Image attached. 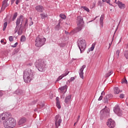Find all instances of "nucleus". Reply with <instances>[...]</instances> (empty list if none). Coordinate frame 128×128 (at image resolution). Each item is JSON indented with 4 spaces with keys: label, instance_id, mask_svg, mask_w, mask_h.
<instances>
[{
    "label": "nucleus",
    "instance_id": "f257e3e1",
    "mask_svg": "<svg viewBox=\"0 0 128 128\" xmlns=\"http://www.w3.org/2000/svg\"><path fill=\"white\" fill-rule=\"evenodd\" d=\"M12 114L10 112H6L4 114V116L2 117V120H6L4 122V128H13L16 126V120L11 118Z\"/></svg>",
    "mask_w": 128,
    "mask_h": 128
},
{
    "label": "nucleus",
    "instance_id": "f03ea898",
    "mask_svg": "<svg viewBox=\"0 0 128 128\" xmlns=\"http://www.w3.org/2000/svg\"><path fill=\"white\" fill-rule=\"evenodd\" d=\"M23 78L24 82L28 84L34 80V71L32 69H27L24 72Z\"/></svg>",
    "mask_w": 128,
    "mask_h": 128
},
{
    "label": "nucleus",
    "instance_id": "7ed1b4c3",
    "mask_svg": "<svg viewBox=\"0 0 128 128\" xmlns=\"http://www.w3.org/2000/svg\"><path fill=\"white\" fill-rule=\"evenodd\" d=\"M84 18L81 16H77V24L78 26L75 28V32H78L82 30L84 27Z\"/></svg>",
    "mask_w": 128,
    "mask_h": 128
},
{
    "label": "nucleus",
    "instance_id": "20e7f679",
    "mask_svg": "<svg viewBox=\"0 0 128 128\" xmlns=\"http://www.w3.org/2000/svg\"><path fill=\"white\" fill-rule=\"evenodd\" d=\"M35 66L39 72H44V68L46 66L44 61L42 59L37 60L35 62Z\"/></svg>",
    "mask_w": 128,
    "mask_h": 128
},
{
    "label": "nucleus",
    "instance_id": "39448f33",
    "mask_svg": "<svg viewBox=\"0 0 128 128\" xmlns=\"http://www.w3.org/2000/svg\"><path fill=\"white\" fill-rule=\"evenodd\" d=\"M77 44L80 52H84V50H86V40L82 38H80L77 41Z\"/></svg>",
    "mask_w": 128,
    "mask_h": 128
},
{
    "label": "nucleus",
    "instance_id": "423d86ee",
    "mask_svg": "<svg viewBox=\"0 0 128 128\" xmlns=\"http://www.w3.org/2000/svg\"><path fill=\"white\" fill-rule=\"evenodd\" d=\"M110 118V108L106 106L100 112V120H104V118Z\"/></svg>",
    "mask_w": 128,
    "mask_h": 128
},
{
    "label": "nucleus",
    "instance_id": "0eeeda50",
    "mask_svg": "<svg viewBox=\"0 0 128 128\" xmlns=\"http://www.w3.org/2000/svg\"><path fill=\"white\" fill-rule=\"evenodd\" d=\"M46 38H41L38 36L36 37L35 40L36 46H37V48H40V46H44V44L46 43Z\"/></svg>",
    "mask_w": 128,
    "mask_h": 128
},
{
    "label": "nucleus",
    "instance_id": "6e6552de",
    "mask_svg": "<svg viewBox=\"0 0 128 128\" xmlns=\"http://www.w3.org/2000/svg\"><path fill=\"white\" fill-rule=\"evenodd\" d=\"M62 122V117L58 114L56 115L54 118L55 128H58V126H60Z\"/></svg>",
    "mask_w": 128,
    "mask_h": 128
},
{
    "label": "nucleus",
    "instance_id": "1a4fd4ad",
    "mask_svg": "<svg viewBox=\"0 0 128 128\" xmlns=\"http://www.w3.org/2000/svg\"><path fill=\"white\" fill-rule=\"evenodd\" d=\"M114 112L118 116H122V111L120 110V106H114Z\"/></svg>",
    "mask_w": 128,
    "mask_h": 128
},
{
    "label": "nucleus",
    "instance_id": "9d476101",
    "mask_svg": "<svg viewBox=\"0 0 128 128\" xmlns=\"http://www.w3.org/2000/svg\"><path fill=\"white\" fill-rule=\"evenodd\" d=\"M107 126L108 128H114L116 126V122L113 120L112 119L110 118L108 120V122H107Z\"/></svg>",
    "mask_w": 128,
    "mask_h": 128
},
{
    "label": "nucleus",
    "instance_id": "9b49d317",
    "mask_svg": "<svg viewBox=\"0 0 128 128\" xmlns=\"http://www.w3.org/2000/svg\"><path fill=\"white\" fill-rule=\"evenodd\" d=\"M35 10H36V12H44V8L42 6L38 5L35 7Z\"/></svg>",
    "mask_w": 128,
    "mask_h": 128
},
{
    "label": "nucleus",
    "instance_id": "f8f14e48",
    "mask_svg": "<svg viewBox=\"0 0 128 128\" xmlns=\"http://www.w3.org/2000/svg\"><path fill=\"white\" fill-rule=\"evenodd\" d=\"M86 65H83L82 67L80 70L79 74L81 78L84 80V70L86 68Z\"/></svg>",
    "mask_w": 128,
    "mask_h": 128
},
{
    "label": "nucleus",
    "instance_id": "ddd939ff",
    "mask_svg": "<svg viewBox=\"0 0 128 128\" xmlns=\"http://www.w3.org/2000/svg\"><path fill=\"white\" fill-rule=\"evenodd\" d=\"M22 18H24V16L20 15L19 16V18L16 19V28H18V25L20 24V22H22Z\"/></svg>",
    "mask_w": 128,
    "mask_h": 128
},
{
    "label": "nucleus",
    "instance_id": "4468645a",
    "mask_svg": "<svg viewBox=\"0 0 128 128\" xmlns=\"http://www.w3.org/2000/svg\"><path fill=\"white\" fill-rule=\"evenodd\" d=\"M116 4H118V8H120V10H124V8H126V4H122V2L118 1Z\"/></svg>",
    "mask_w": 128,
    "mask_h": 128
},
{
    "label": "nucleus",
    "instance_id": "2eb2a0df",
    "mask_svg": "<svg viewBox=\"0 0 128 128\" xmlns=\"http://www.w3.org/2000/svg\"><path fill=\"white\" fill-rule=\"evenodd\" d=\"M8 0H4L2 2V8H3V10H4L7 6H8L9 4H8Z\"/></svg>",
    "mask_w": 128,
    "mask_h": 128
},
{
    "label": "nucleus",
    "instance_id": "dca6fc26",
    "mask_svg": "<svg viewBox=\"0 0 128 128\" xmlns=\"http://www.w3.org/2000/svg\"><path fill=\"white\" fill-rule=\"evenodd\" d=\"M28 19H26V20L25 21V24H24V26H22V22L21 24H20V28H28Z\"/></svg>",
    "mask_w": 128,
    "mask_h": 128
},
{
    "label": "nucleus",
    "instance_id": "f3484780",
    "mask_svg": "<svg viewBox=\"0 0 128 128\" xmlns=\"http://www.w3.org/2000/svg\"><path fill=\"white\" fill-rule=\"evenodd\" d=\"M26 122V118H22L20 120H19L18 125L22 126V124H24Z\"/></svg>",
    "mask_w": 128,
    "mask_h": 128
},
{
    "label": "nucleus",
    "instance_id": "a211bd4d",
    "mask_svg": "<svg viewBox=\"0 0 128 128\" xmlns=\"http://www.w3.org/2000/svg\"><path fill=\"white\" fill-rule=\"evenodd\" d=\"M72 98V95H69L65 98L64 102L65 104H68L70 102Z\"/></svg>",
    "mask_w": 128,
    "mask_h": 128
},
{
    "label": "nucleus",
    "instance_id": "6ab92c4d",
    "mask_svg": "<svg viewBox=\"0 0 128 128\" xmlns=\"http://www.w3.org/2000/svg\"><path fill=\"white\" fill-rule=\"evenodd\" d=\"M114 94H118L120 92V88L118 87H114Z\"/></svg>",
    "mask_w": 128,
    "mask_h": 128
},
{
    "label": "nucleus",
    "instance_id": "aec40b11",
    "mask_svg": "<svg viewBox=\"0 0 128 128\" xmlns=\"http://www.w3.org/2000/svg\"><path fill=\"white\" fill-rule=\"evenodd\" d=\"M23 92L22 90L20 89L16 90L14 92V94H18V96H20V94H22Z\"/></svg>",
    "mask_w": 128,
    "mask_h": 128
},
{
    "label": "nucleus",
    "instance_id": "412c9836",
    "mask_svg": "<svg viewBox=\"0 0 128 128\" xmlns=\"http://www.w3.org/2000/svg\"><path fill=\"white\" fill-rule=\"evenodd\" d=\"M62 28H60V22L59 21L58 24L55 26V30H60Z\"/></svg>",
    "mask_w": 128,
    "mask_h": 128
},
{
    "label": "nucleus",
    "instance_id": "4be33fe9",
    "mask_svg": "<svg viewBox=\"0 0 128 128\" xmlns=\"http://www.w3.org/2000/svg\"><path fill=\"white\" fill-rule=\"evenodd\" d=\"M100 24L102 26H102H104V15H102L101 17L100 18Z\"/></svg>",
    "mask_w": 128,
    "mask_h": 128
},
{
    "label": "nucleus",
    "instance_id": "5701e85b",
    "mask_svg": "<svg viewBox=\"0 0 128 128\" xmlns=\"http://www.w3.org/2000/svg\"><path fill=\"white\" fill-rule=\"evenodd\" d=\"M113 72H112V70L108 71V72L106 74L105 78H108V76L112 74Z\"/></svg>",
    "mask_w": 128,
    "mask_h": 128
},
{
    "label": "nucleus",
    "instance_id": "b1692460",
    "mask_svg": "<svg viewBox=\"0 0 128 128\" xmlns=\"http://www.w3.org/2000/svg\"><path fill=\"white\" fill-rule=\"evenodd\" d=\"M59 90L61 92H64V90H68V86L65 85L64 86H62L59 88Z\"/></svg>",
    "mask_w": 128,
    "mask_h": 128
},
{
    "label": "nucleus",
    "instance_id": "393cba45",
    "mask_svg": "<svg viewBox=\"0 0 128 128\" xmlns=\"http://www.w3.org/2000/svg\"><path fill=\"white\" fill-rule=\"evenodd\" d=\"M96 46V42H94L92 44L91 48L88 50L89 52H92L94 50V46Z\"/></svg>",
    "mask_w": 128,
    "mask_h": 128
},
{
    "label": "nucleus",
    "instance_id": "a878e982",
    "mask_svg": "<svg viewBox=\"0 0 128 128\" xmlns=\"http://www.w3.org/2000/svg\"><path fill=\"white\" fill-rule=\"evenodd\" d=\"M64 76H66V74H65V75L62 74L61 76H59L58 79L56 80V82H60V80H62V78H64Z\"/></svg>",
    "mask_w": 128,
    "mask_h": 128
},
{
    "label": "nucleus",
    "instance_id": "bb28decb",
    "mask_svg": "<svg viewBox=\"0 0 128 128\" xmlns=\"http://www.w3.org/2000/svg\"><path fill=\"white\" fill-rule=\"evenodd\" d=\"M124 55L125 56L126 60H128V50H126L124 52Z\"/></svg>",
    "mask_w": 128,
    "mask_h": 128
},
{
    "label": "nucleus",
    "instance_id": "cd10ccee",
    "mask_svg": "<svg viewBox=\"0 0 128 128\" xmlns=\"http://www.w3.org/2000/svg\"><path fill=\"white\" fill-rule=\"evenodd\" d=\"M110 100L106 98V96L104 98V100L103 102L104 104H108V101Z\"/></svg>",
    "mask_w": 128,
    "mask_h": 128
},
{
    "label": "nucleus",
    "instance_id": "c85d7f7f",
    "mask_svg": "<svg viewBox=\"0 0 128 128\" xmlns=\"http://www.w3.org/2000/svg\"><path fill=\"white\" fill-rule=\"evenodd\" d=\"M112 94H108L106 96V98H108L109 100H112Z\"/></svg>",
    "mask_w": 128,
    "mask_h": 128
},
{
    "label": "nucleus",
    "instance_id": "c756f323",
    "mask_svg": "<svg viewBox=\"0 0 128 128\" xmlns=\"http://www.w3.org/2000/svg\"><path fill=\"white\" fill-rule=\"evenodd\" d=\"M16 16H18V12H16L13 16V18H12V22H14V20H16Z\"/></svg>",
    "mask_w": 128,
    "mask_h": 128
},
{
    "label": "nucleus",
    "instance_id": "7c9ffc66",
    "mask_svg": "<svg viewBox=\"0 0 128 128\" xmlns=\"http://www.w3.org/2000/svg\"><path fill=\"white\" fill-rule=\"evenodd\" d=\"M6 26H8V22H5L4 24V26H3L4 32V30H6Z\"/></svg>",
    "mask_w": 128,
    "mask_h": 128
},
{
    "label": "nucleus",
    "instance_id": "2f4dec72",
    "mask_svg": "<svg viewBox=\"0 0 128 128\" xmlns=\"http://www.w3.org/2000/svg\"><path fill=\"white\" fill-rule=\"evenodd\" d=\"M82 8H84V10H86V12H90V9H88V7H86V6H82Z\"/></svg>",
    "mask_w": 128,
    "mask_h": 128
},
{
    "label": "nucleus",
    "instance_id": "473e14b6",
    "mask_svg": "<svg viewBox=\"0 0 128 128\" xmlns=\"http://www.w3.org/2000/svg\"><path fill=\"white\" fill-rule=\"evenodd\" d=\"M40 16H41V18H42V19L46 18V16H46V14H40Z\"/></svg>",
    "mask_w": 128,
    "mask_h": 128
},
{
    "label": "nucleus",
    "instance_id": "72a5a7b5",
    "mask_svg": "<svg viewBox=\"0 0 128 128\" xmlns=\"http://www.w3.org/2000/svg\"><path fill=\"white\" fill-rule=\"evenodd\" d=\"M60 18H62V20H66V15L63 14H60Z\"/></svg>",
    "mask_w": 128,
    "mask_h": 128
},
{
    "label": "nucleus",
    "instance_id": "f704fd0d",
    "mask_svg": "<svg viewBox=\"0 0 128 128\" xmlns=\"http://www.w3.org/2000/svg\"><path fill=\"white\" fill-rule=\"evenodd\" d=\"M56 106L58 108H62V106H60V101H58V102H56Z\"/></svg>",
    "mask_w": 128,
    "mask_h": 128
},
{
    "label": "nucleus",
    "instance_id": "c9c22d12",
    "mask_svg": "<svg viewBox=\"0 0 128 128\" xmlns=\"http://www.w3.org/2000/svg\"><path fill=\"white\" fill-rule=\"evenodd\" d=\"M26 40V36H22L20 38V42H24Z\"/></svg>",
    "mask_w": 128,
    "mask_h": 128
},
{
    "label": "nucleus",
    "instance_id": "e433bc0d",
    "mask_svg": "<svg viewBox=\"0 0 128 128\" xmlns=\"http://www.w3.org/2000/svg\"><path fill=\"white\" fill-rule=\"evenodd\" d=\"M60 48H64L66 46V44L64 43H60L58 44Z\"/></svg>",
    "mask_w": 128,
    "mask_h": 128
},
{
    "label": "nucleus",
    "instance_id": "4c0bfd02",
    "mask_svg": "<svg viewBox=\"0 0 128 128\" xmlns=\"http://www.w3.org/2000/svg\"><path fill=\"white\" fill-rule=\"evenodd\" d=\"M120 50H117L116 52V58H118V56H120Z\"/></svg>",
    "mask_w": 128,
    "mask_h": 128
},
{
    "label": "nucleus",
    "instance_id": "58836bf2",
    "mask_svg": "<svg viewBox=\"0 0 128 128\" xmlns=\"http://www.w3.org/2000/svg\"><path fill=\"white\" fill-rule=\"evenodd\" d=\"M0 42L2 44H6V40L4 41V39H2L0 40Z\"/></svg>",
    "mask_w": 128,
    "mask_h": 128
},
{
    "label": "nucleus",
    "instance_id": "ea45409f",
    "mask_svg": "<svg viewBox=\"0 0 128 128\" xmlns=\"http://www.w3.org/2000/svg\"><path fill=\"white\" fill-rule=\"evenodd\" d=\"M9 41L12 42H14V36H10L9 38Z\"/></svg>",
    "mask_w": 128,
    "mask_h": 128
},
{
    "label": "nucleus",
    "instance_id": "a19ab883",
    "mask_svg": "<svg viewBox=\"0 0 128 128\" xmlns=\"http://www.w3.org/2000/svg\"><path fill=\"white\" fill-rule=\"evenodd\" d=\"M74 80H76L74 77H72L70 80H68V82H74Z\"/></svg>",
    "mask_w": 128,
    "mask_h": 128
},
{
    "label": "nucleus",
    "instance_id": "79ce46f5",
    "mask_svg": "<svg viewBox=\"0 0 128 128\" xmlns=\"http://www.w3.org/2000/svg\"><path fill=\"white\" fill-rule=\"evenodd\" d=\"M122 84H128V80L126 78L124 80H122Z\"/></svg>",
    "mask_w": 128,
    "mask_h": 128
},
{
    "label": "nucleus",
    "instance_id": "37998d69",
    "mask_svg": "<svg viewBox=\"0 0 128 128\" xmlns=\"http://www.w3.org/2000/svg\"><path fill=\"white\" fill-rule=\"evenodd\" d=\"M18 44V43L17 42L16 44H14V45H12V48H16V46Z\"/></svg>",
    "mask_w": 128,
    "mask_h": 128
},
{
    "label": "nucleus",
    "instance_id": "c03bdc74",
    "mask_svg": "<svg viewBox=\"0 0 128 128\" xmlns=\"http://www.w3.org/2000/svg\"><path fill=\"white\" fill-rule=\"evenodd\" d=\"M120 98H124V94H122L120 96Z\"/></svg>",
    "mask_w": 128,
    "mask_h": 128
},
{
    "label": "nucleus",
    "instance_id": "a18cd8bd",
    "mask_svg": "<svg viewBox=\"0 0 128 128\" xmlns=\"http://www.w3.org/2000/svg\"><path fill=\"white\" fill-rule=\"evenodd\" d=\"M106 2H107V4H108L110 6H112V4H110V0H106Z\"/></svg>",
    "mask_w": 128,
    "mask_h": 128
},
{
    "label": "nucleus",
    "instance_id": "49530a36",
    "mask_svg": "<svg viewBox=\"0 0 128 128\" xmlns=\"http://www.w3.org/2000/svg\"><path fill=\"white\" fill-rule=\"evenodd\" d=\"M40 107L44 108V103H40Z\"/></svg>",
    "mask_w": 128,
    "mask_h": 128
},
{
    "label": "nucleus",
    "instance_id": "de8ad7c7",
    "mask_svg": "<svg viewBox=\"0 0 128 128\" xmlns=\"http://www.w3.org/2000/svg\"><path fill=\"white\" fill-rule=\"evenodd\" d=\"M68 74H70V72H68L67 73H66V72L64 73V74H62V76H64L66 74V76H68Z\"/></svg>",
    "mask_w": 128,
    "mask_h": 128
},
{
    "label": "nucleus",
    "instance_id": "09e8293b",
    "mask_svg": "<svg viewBox=\"0 0 128 128\" xmlns=\"http://www.w3.org/2000/svg\"><path fill=\"white\" fill-rule=\"evenodd\" d=\"M102 100V96H100L98 99V100Z\"/></svg>",
    "mask_w": 128,
    "mask_h": 128
},
{
    "label": "nucleus",
    "instance_id": "8fccbe9b",
    "mask_svg": "<svg viewBox=\"0 0 128 128\" xmlns=\"http://www.w3.org/2000/svg\"><path fill=\"white\" fill-rule=\"evenodd\" d=\"M106 94V92H104V91H102L101 93V96H104Z\"/></svg>",
    "mask_w": 128,
    "mask_h": 128
},
{
    "label": "nucleus",
    "instance_id": "3c124183",
    "mask_svg": "<svg viewBox=\"0 0 128 128\" xmlns=\"http://www.w3.org/2000/svg\"><path fill=\"white\" fill-rule=\"evenodd\" d=\"M32 24H34V22H30L29 26H32Z\"/></svg>",
    "mask_w": 128,
    "mask_h": 128
},
{
    "label": "nucleus",
    "instance_id": "603ef678",
    "mask_svg": "<svg viewBox=\"0 0 128 128\" xmlns=\"http://www.w3.org/2000/svg\"><path fill=\"white\" fill-rule=\"evenodd\" d=\"M4 96V93L0 90V96Z\"/></svg>",
    "mask_w": 128,
    "mask_h": 128
},
{
    "label": "nucleus",
    "instance_id": "864d4df0",
    "mask_svg": "<svg viewBox=\"0 0 128 128\" xmlns=\"http://www.w3.org/2000/svg\"><path fill=\"white\" fill-rule=\"evenodd\" d=\"M56 102H60V99L58 97L56 98Z\"/></svg>",
    "mask_w": 128,
    "mask_h": 128
},
{
    "label": "nucleus",
    "instance_id": "5fc2aeb1",
    "mask_svg": "<svg viewBox=\"0 0 128 128\" xmlns=\"http://www.w3.org/2000/svg\"><path fill=\"white\" fill-rule=\"evenodd\" d=\"M2 116L0 115V122H2Z\"/></svg>",
    "mask_w": 128,
    "mask_h": 128
},
{
    "label": "nucleus",
    "instance_id": "6e6d98bb",
    "mask_svg": "<svg viewBox=\"0 0 128 128\" xmlns=\"http://www.w3.org/2000/svg\"><path fill=\"white\" fill-rule=\"evenodd\" d=\"M80 116H78V118L77 120V122H78V120H80Z\"/></svg>",
    "mask_w": 128,
    "mask_h": 128
},
{
    "label": "nucleus",
    "instance_id": "4d7b16f0",
    "mask_svg": "<svg viewBox=\"0 0 128 128\" xmlns=\"http://www.w3.org/2000/svg\"><path fill=\"white\" fill-rule=\"evenodd\" d=\"M65 32H66V34H68V32H66V31H65Z\"/></svg>",
    "mask_w": 128,
    "mask_h": 128
},
{
    "label": "nucleus",
    "instance_id": "13d9d810",
    "mask_svg": "<svg viewBox=\"0 0 128 128\" xmlns=\"http://www.w3.org/2000/svg\"><path fill=\"white\" fill-rule=\"evenodd\" d=\"M103 2H106V0H102Z\"/></svg>",
    "mask_w": 128,
    "mask_h": 128
},
{
    "label": "nucleus",
    "instance_id": "bf43d9fd",
    "mask_svg": "<svg viewBox=\"0 0 128 128\" xmlns=\"http://www.w3.org/2000/svg\"><path fill=\"white\" fill-rule=\"evenodd\" d=\"M36 102H37V101H36V100L34 101V104H36Z\"/></svg>",
    "mask_w": 128,
    "mask_h": 128
},
{
    "label": "nucleus",
    "instance_id": "052dcab7",
    "mask_svg": "<svg viewBox=\"0 0 128 128\" xmlns=\"http://www.w3.org/2000/svg\"><path fill=\"white\" fill-rule=\"evenodd\" d=\"M78 122H76L74 124V126H76V124H77Z\"/></svg>",
    "mask_w": 128,
    "mask_h": 128
},
{
    "label": "nucleus",
    "instance_id": "680f3d73",
    "mask_svg": "<svg viewBox=\"0 0 128 128\" xmlns=\"http://www.w3.org/2000/svg\"><path fill=\"white\" fill-rule=\"evenodd\" d=\"M36 110H38V109H35L34 110V112H36Z\"/></svg>",
    "mask_w": 128,
    "mask_h": 128
},
{
    "label": "nucleus",
    "instance_id": "e2e57ef3",
    "mask_svg": "<svg viewBox=\"0 0 128 128\" xmlns=\"http://www.w3.org/2000/svg\"><path fill=\"white\" fill-rule=\"evenodd\" d=\"M120 24V21L119 22L118 25Z\"/></svg>",
    "mask_w": 128,
    "mask_h": 128
},
{
    "label": "nucleus",
    "instance_id": "0e129e2a",
    "mask_svg": "<svg viewBox=\"0 0 128 128\" xmlns=\"http://www.w3.org/2000/svg\"><path fill=\"white\" fill-rule=\"evenodd\" d=\"M115 2L116 4V0H115Z\"/></svg>",
    "mask_w": 128,
    "mask_h": 128
},
{
    "label": "nucleus",
    "instance_id": "69168bd1",
    "mask_svg": "<svg viewBox=\"0 0 128 128\" xmlns=\"http://www.w3.org/2000/svg\"><path fill=\"white\" fill-rule=\"evenodd\" d=\"M92 22V20L90 21L89 22Z\"/></svg>",
    "mask_w": 128,
    "mask_h": 128
},
{
    "label": "nucleus",
    "instance_id": "338daca9",
    "mask_svg": "<svg viewBox=\"0 0 128 128\" xmlns=\"http://www.w3.org/2000/svg\"><path fill=\"white\" fill-rule=\"evenodd\" d=\"M110 11H112V9H110Z\"/></svg>",
    "mask_w": 128,
    "mask_h": 128
},
{
    "label": "nucleus",
    "instance_id": "774afa93",
    "mask_svg": "<svg viewBox=\"0 0 128 128\" xmlns=\"http://www.w3.org/2000/svg\"><path fill=\"white\" fill-rule=\"evenodd\" d=\"M116 30L115 31L114 34H116Z\"/></svg>",
    "mask_w": 128,
    "mask_h": 128
}]
</instances>
